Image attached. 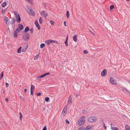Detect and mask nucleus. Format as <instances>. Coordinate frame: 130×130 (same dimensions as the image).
Returning <instances> with one entry per match:
<instances>
[{"instance_id":"338daca9","label":"nucleus","mask_w":130,"mask_h":130,"mask_svg":"<svg viewBox=\"0 0 130 130\" xmlns=\"http://www.w3.org/2000/svg\"><path fill=\"white\" fill-rule=\"evenodd\" d=\"M68 37H67V38H66V40L68 41Z\"/></svg>"},{"instance_id":"bb28decb","label":"nucleus","mask_w":130,"mask_h":130,"mask_svg":"<svg viewBox=\"0 0 130 130\" xmlns=\"http://www.w3.org/2000/svg\"><path fill=\"white\" fill-rule=\"evenodd\" d=\"M45 46V44L44 43H42L40 45V48H42L44 47Z\"/></svg>"},{"instance_id":"052dcab7","label":"nucleus","mask_w":130,"mask_h":130,"mask_svg":"<svg viewBox=\"0 0 130 130\" xmlns=\"http://www.w3.org/2000/svg\"><path fill=\"white\" fill-rule=\"evenodd\" d=\"M5 100L6 101H7V102H8V98H6L5 99Z\"/></svg>"},{"instance_id":"2eb2a0df","label":"nucleus","mask_w":130,"mask_h":130,"mask_svg":"<svg viewBox=\"0 0 130 130\" xmlns=\"http://www.w3.org/2000/svg\"><path fill=\"white\" fill-rule=\"evenodd\" d=\"M77 36L76 35L74 36L73 37V39L74 41L75 42H76L77 41Z\"/></svg>"},{"instance_id":"72a5a7b5","label":"nucleus","mask_w":130,"mask_h":130,"mask_svg":"<svg viewBox=\"0 0 130 130\" xmlns=\"http://www.w3.org/2000/svg\"><path fill=\"white\" fill-rule=\"evenodd\" d=\"M19 114L20 116V119L21 120L22 118V115L21 113L20 112H19Z\"/></svg>"},{"instance_id":"aec40b11","label":"nucleus","mask_w":130,"mask_h":130,"mask_svg":"<svg viewBox=\"0 0 130 130\" xmlns=\"http://www.w3.org/2000/svg\"><path fill=\"white\" fill-rule=\"evenodd\" d=\"M125 128L126 130H130V127L127 124L125 126Z\"/></svg>"},{"instance_id":"20e7f679","label":"nucleus","mask_w":130,"mask_h":130,"mask_svg":"<svg viewBox=\"0 0 130 130\" xmlns=\"http://www.w3.org/2000/svg\"><path fill=\"white\" fill-rule=\"evenodd\" d=\"M28 45L27 43L24 44L22 46V52H25L28 48Z\"/></svg>"},{"instance_id":"9b49d317","label":"nucleus","mask_w":130,"mask_h":130,"mask_svg":"<svg viewBox=\"0 0 130 130\" xmlns=\"http://www.w3.org/2000/svg\"><path fill=\"white\" fill-rule=\"evenodd\" d=\"M93 126L92 125H88L85 128L86 130L93 129Z\"/></svg>"},{"instance_id":"39448f33","label":"nucleus","mask_w":130,"mask_h":130,"mask_svg":"<svg viewBox=\"0 0 130 130\" xmlns=\"http://www.w3.org/2000/svg\"><path fill=\"white\" fill-rule=\"evenodd\" d=\"M110 82L112 84L116 85L117 84V82L114 78L112 77H111L110 78Z\"/></svg>"},{"instance_id":"1a4fd4ad","label":"nucleus","mask_w":130,"mask_h":130,"mask_svg":"<svg viewBox=\"0 0 130 130\" xmlns=\"http://www.w3.org/2000/svg\"><path fill=\"white\" fill-rule=\"evenodd\" d=\"M107 73V71L106 69H104L101 73V75L102 76H106Z\"/></svg>"},{"instance_id":"8fccbe9b","label":"nucleus","mask_w":130,"mask_h":130,"mask_svg":"<svg viewBox=\"0 0 130 130\" xmlns=\"http://www.w3.org/2000/svg\"><path fill=\"white\" fill-rule=\"evenodd\" d=\"M103 126H104V127L105 128V129H107V127H106V126L105 124L104 123H103Z\"/></svg>"},{"instance_id":"6e6552de","label":"nucleus","mask_w":130,"mask_h":130,"mask_svg":"<svg viewBox=\"0 0 130 130\" xmlns=\"http://www.w3.org/2000/svg\"><path fill=\"white\" fill-rule=\"evenodd\" d=\"M15 17L16 19L15 21L17 22L18 23H20L21 21V18L20 15H19L18 16H15Z\"/></svg>"},{"instance_id":"f704fd0d","label":"nucleus","mask_w":130,"mask_h":130,"mask_svg":"<svg viewBox=\"0 0 130 130\" xmlns=\"http://www.w3.org/2000/svg\"><path fill=\"white\" fill-rule=\"evenodd\" d=\"M66 15L67 18H68L69 17V12L68 11H67L66 12Z\"/></svg>"},{"instance_id":"09e8293b","label":"nucleus","mask_w":130,"mask_h":130,"mask_svg":"<svg viewBox=\"0 0 130 130\" xmlns=\"http://www.w3.org/2000/svg\"><path fill=\"white\" fill-rule=\"evenodd\" d=\"M50 40V41H51V44L54 43V41H55L54 40Z\"/></svg>"},{"instance_id":"0e129e2a","label":"nucleus","mask_w":130,"mask_h":130,"mask_svg":"<svg viewBox=\"0 0 130 130\" xmlns=\"http://www.w3.org/2000/svg\"><path fill=\"white\" fill-rule=\"evenodd\" d=\"M125 90L127 91L128 92H129V91H128L127 89H125Z\"/></svg>"},{"instance_id":"473e14b6","label":"nucleus","mask_w":130,"mask_h":130,"mask_svg":"<svg viewBox=\"0 0 130 130\" xmlns=\"http://www.w3.org/2000/svg\"><path fill=\"white\" fill-rule=\"evenodd\" d=\"M114 8V6L113 5H111L110 7V10H112Z\"/></svg>"},{"instance_id":"423d86ee","label":"nucleus","mask_w":130,"mask_h":130,"mask_svg":"<svg viewBox=\"0 0 130 130\" xmlns=\"http://www.w3.org/2000/svg\"><path fill=\"white\" fill-rule=\"evenodd\" d=\"M4 20L6 23V25L8 26H9L10 24V22H9V18L8 17L5 16L4 17Z\"/></svg>"},{"instance_id":"a878e982","label":"nucleus","mask_w":130,"mask_h":130,"mask_svg":"<svg viewBox=\"0 0 130 130\" xmlns=\"http://www.w3.org/2000/svg\"><path fill=\"white\" fill-rule=\"evenodd\" d=\"M45 76L44 74H42L41 75L37 77V78H42L44 77Z\"/></svg>"},{"instance_id":"b1692460","label":"nucleus","mask_w":130,"mask_h":130,"mask_svg":"<svg viewBox=\"0 0 130 130\" xmlns=\"http://www.w3.org/2000/svg\"><path fill=\"white\" fill-rule=\"evenodd\" d=\"M22 47H19L17 51V53H20L21 52V50Z\"/></svg>"},{"instance_id":"cd10ccee","label":"nucleus","mask_w":130,"mask_h":130,"mask_svg":"<svg viewBox=\"0 0 130 130\" xmlns=\"http://www.w3.org/2000/svg\"><path fill=\"white\" fill-rule=\"evenodd\" d=\"M103 120L102 118H101L100 119V121L99 122V124H101L102 123H103Z\"/></svg>"},{"instance_id":"6ab92c4d","label":"nucleus","mask_w":130,"mask_h":130,"mask_svg":"<svg viewBox=\"0 0 130 130\" xmlns=\"http://www.w3.org/2000/svg\"><path fill=\"white\" fill-rule=\"evenodd\" d=\"M29 30V27H26L25 29L24 32H27Z\"/></svg>"},{"instance_id":"9d476101","label":"nucleus","mask_w":130,"mask_h":130,"mask_svg":"<svg viewBox=\"0 0 130 130\" xmlns=\"http://www.w3.org/2000/svg\"><path fill=\"white\" fill-rule=\"evenodd\" d=\"M40 13L41 15L43 14V15L45 18H46L48 15V13L46 12V11L45 10L42 11Z\"/></svg>"},{"instance_id":"3c124183","label":"nucleus","mask_w":130,"mask_h":130,"mask_svg":"<svg viewBox=\"0 0 130 130\" xmlns=\"http://www.w3.org/2000/svg\"><path fill=\"white\" fill-rule=\"evenodd\" d=\"M34 91L31 90H30V94L32 95H33V93Z\"/></svg>"},{"instance_id":"864d4df0","label":"nucleus","mask_w":130,"mask_h":130,"mask_svg":"<svg viewBox=\"0 0 130 130\" xmlns=\"http://www.w3.org/2000/svg\"><path fill=\"white\" fill-rule=\"evenodd\" d=\"M54 43H55L57 44H58V42L57 41H55V40Z\"/></svg>"},{"instance_id":"0eeeda50","label":"nucleus","mask_w":130,"mask_h":130,"mask_svg":"<svg viewBox=\"0 0 130 130\" xmlns=\"http://www.w3.org/2000/svg\"><path fill=\"white\" fill-rule=\"evenodd\" d=\"M67 105H66L65 106L64 108L63 109L62 113L64 116H65L66 115L67 112Z\"/></svg>"},{"instance_id":"4c0bfd02","label":"nucleus","mask_w":130,"mask_h":130,"mask_svg":"<svg viewBox=\"0 0 130 130\" xmlns=\"http://www.w3.org/2000/svg\"><path fill=\"white\" fill-rule=\"evenodd\" d=\"M14 12L16 16H17V15L18 16L19 15V14H18L17 12L15 11H14Z\"/></svg>"},{"instance_id":"7c9ffc66","label":"nucleus","mask_w":130,"mask_h":130,"mask_svg":"<svg viewBox=\"0 0 130 130\" xmlns=\"http://www.w3.org/2000/svg\"><path fill=\"white\" fill-rule=\"evenodd\" d=\"M20 29L18 27L16 28L15 30L14 31H16V32H19L20 30Z\"/></svg>"},{"instance_id":"f8f14e48","label":"nucleus","mask_w":130,"mask_h":130,"mask_svg":"<svg viewBox=\"0 0 130 130\" xmlns=\"http://www.w3.org/2000/svg\"><path fill=\"white\" fill-rule=\"evenodd\" d=\"M72 96L71 95L69 97L67 102L68 104H69L70 103H72Z\"/></svg>"},{"instance_id":"5701e85b","label":"nucleus","mask_w":130,"mask_h":130,"mask_svg":"<svg viewBox=\"0 0 130 130\" xmlns=\"http://www.w3.org/2000/svg\"><path fill=\"white\" fill-rule=\"evenodd\" d=\"M7 8L5 9L4 10L3 9H2L1 11V13L3 14H4V12H5L7 10Z\"/></svg>"},{"instance_id":"dca6fc26","label":"nucleus","mask_w":130,"mask_h":130,"mask_svg":"<svg viewBox=\"0 0 130 130\" xmlns=\"http://www.w3.org/2000/svg\"><path fill=\"white\" fill-rule=\"evenodd\" d=\"M45 43V44L47 45H48L49 44H51L50 40H48L46 41Z\"/></svg>"},{"instance_id":"393cba45","label":"nucleus","mask_w":130,"mask_h":130,"mask_svg":"<svg viewBox=\"0 0 130 130\" xmlns=\"http://www.w3.org/2000/svg\"><path fill=\"white\" fill-rule=\"evenodd\" d=\"M111 129L112 130H118V128L117 127H114L111 126Z\"/></svg>"},{"instance_id":"774afa93","label":"nucleus","mask_w":130,"mask_h":130,"mask_svg":"<svg viewBox=\"0 0 130 130\" xmlns=\"http://www.w3.org/2000/svg\"><path fill=\"white\" fill-rule=\"evenodd\" d=\"M68 37V35H67V37Z\"/></svg>"},{"instance_id":"603ef678","label":"nucleus","mask_w":130,"mask_h":130,"mask_svg":"<svg viewBox=\"0 0 130 130\" xmlns=\"http://www.w3.org/2000/svg\"><path fill=\"white\" fill-rule=\"evenodd\" d=\"M9 84L8 83H6V87H7V88L9 86Z\"/></svg>"},{"instance_id":"4468645a","label":"nucleus","mask_w":130,"mask_h":130,"mask_svg":"<svg viewBox=\"0 0 130 130\" xmlns=\"http://www.w3.org/2000/svg\"><path fill=\"white\" fill-rule=\"evenodd\" d=\"M15 21V19L14 17L11 18V21L10 22V23L11 24H13Z\"/></svg>"},{"instance_id":"c9c22d12","label":"nucleus","mask_w":130,"mask_h":130,"mask_svg":"<svg viewBox=\"0 0 130 130\" xmlns=\"http://www.w3.org/2000/svg\"><path fill=\"white\" fill-rule=\"evenodd\" d=\"M87 111L86 110H83L82 111V112L83 114L86 113H87Z\"/></svg>"},{"instance_id":"c756f323","label":"nucleus","mask_w":130,"mask_h":130,"mask_svg":"<svg viewBox=\"0 0 130 130\" xmlns=\"http://www.w3.org/2000/svg\"><path fill=\"white\" fill-rule=\"evenodd\" d=\"M4 76V72L2 71L1 75V78H0V80H1L2 78H3Z\"/></svg>"},{"instance_id":"e433bc0d","label":"nucleus","mask_w":130,"mask_h":130,"mask_svg":"<svg viewBox=\"0 0 130 130\" xmlns=\"http://www.w3.org/2000/svg\"><path fill=\"white\" fill-rule=\"evenodd\" d=\"M84 127H81L80 128H79L78 130H86V129H84Z\"/></svg>"},{"instance_id":"412c9836","label":"nucleus","mask_w":130,"mask_h":130,"mask_svg":"<svg viewBox=\"0 0 130 130\" xmlns=\"http://www.w3.org/2000/svg\"><path fill=\"white\" fill-rule=\"evenodd\" d=\"M6 2H4L1 4V6L2 7H4L6 5Z\"/></svg>"},{"instance_id":"a18cd8bd","label":"nucleus","mask_w":130,"mask_h":130,"mask_svg":"<svg viewBox=\"0 0 130 130\" xmlns=\"http://www.w3.org/2000/svg\"><path fill=\"white\" fill-rule=\"evenodd\" d=\"M45 76L47 75H49L50 74V73L49 72H47L44 74Z\"/></svg>"},{"instance_id":"ddd939ff","label":"nucleus","mask_w":130,"mask_h":130,"mask_svg":"<svg viewBox=\"0 0 130 130\" xmlns=\"http://www.w3.org/2000/svg\"><path fill=\"white\" fill-rule=\"evenodd\" d=\"M28 12L30 15L32 16L35 15V12L32 9H29L28 11Z\"/></svg>"},{"instance_id":"f257e3e1","label":"nucleus","mask_w":130,"mask_h":130,"mask_svg":"<svg viewBox=\"0 0 130 130\" xmlns=\"http://www.w3.org/2000/svg\"><path fill=\"white\" fill-rule=\"evenodd\" d=\"M85 117L84 116H82L81 117L78 122V124L79 125H81L83 124L85 122Z\"/></svg>"},{"instance_id":"a19ab883","label":"nucleus","mask_w":130,"mask_h":130,"mask_svg":"<svg viewBox=\"0 0 130 130\" xmlns=\"http://www.w3.org/2000/svg\"><path fill=\"white\" fill-rule=\"evenodd\" d=\"M83 52L85 54H87L88 52L87 50H84Z\"/></svg>"},{"instance_id":"4be33fe9","label":"nucleus","mask_w":130,"mask_h":130,"mask_svg":"<svg viewBox=\"0 0 130 130\" xmlns=\"http://www.w3.org/2000/svg\"><path fill=\"white\" fill-rule=\"evenodd\" d=\"M35 89V87L34 85H31V86L30 90L34 91Z\"/></svg>"},{"instance_id":"13d9d810","label":"nucleus","mask_w":130,"mask_h":130,"mask_svg":"<svg viewBox=\"0 0 130 130\" xmlns=\"http://www.w3.org/2000/svg\"><path fill=\"white\" fill-rule=\"evenodd\" d=\"M64 24L65 26H66L67 25L66 24V21H64Z\"/></svg>"},{"instance_id":"c85d7f7f","label":"nucleus","mask_w":130,"mask_h":130,"mask_svg":"<svg viewBox=\"0 0 130 130\" xmlns=\"http://www.w3.org/2000/svg\"><path fill=\"white\" fill-rule=\"evenodd\" d=\"M39 22L41 24H42L43 22V20L42 19V18L40 17L39 19Z\"/></svg>"},{"instance_id":"680f3d73","label":"nucleus","mask_w":130,"mask_h":130,"mask_svg":"<svg viewBox=\"0 0 130 130\" xmlns=\"http://www.w3.org/2000/svg\"><path fill=\"white\" fill-rule=\"evenodd\" d=\"M27 91V89H25L24 90V92L25 93H26Z\"/></svg>"},{"instance_id":"58836bf2","label":"nucleus","mask_w":130,"mask_h":130,"mask_svg":"<svg viewBox=\"0 0 130 130\" xmlns=\"http://www.w3.org/2000/svg\"><path fill=\"white\" fill-rule=\"evenodd\" d=\"M36 26L37 27V28L38 29V30H39L40 29V26L39 24L36 25Z\"/></svg>"},{"instance_id":"5fc2aeb1","label":"nucleus","mask_w":130,"mask_h":130,"mask_svg":"<svg viewBox=\"0 0 130 130\" xmlns=\"http://www.w3.org/2000/svg\"><path fill=\"white\" fill-rule=\"evenodd\" d=\"M42 130H46V126H45L43 128Z\"/></svg>"},{"instance_id":"f3484780","label":"nucleus","mask_w":130,"mask_h":130,"mask_svg":"<svg viewBox=\"0 0 130 130\" xmlns=\"http://www.w3.org/2000/svg\"><path fill=\"white\" fill-rule=\"evenodd\" d=\"M20 30H22L23 29V26L21 24H19L18 25V27Z\"/></svg>"},{"instance_id":"a211bd4d","label":"nucleus","mask_w":130,"mask_h":130,"mask_svg":"<svg viewBox=\"0 0 130 130\" xmlns=\"http://www.w3.org/2000/svg\"><path fill=\"white\" fill-rule=\"evenodd\" d=\"M17 34L18 32H16V31H14L13 33V36L15 38H17Z\"/></svg>"},{"instance_id":"37998d69","label":"nucleus","mask_w":130,"mask_h":130,"mask_svg":"<svg viewBox=\"0 0 130 130\" xmlns=\"http://www.w3.org/2000/svg\"><path fill=\"white\" fill-rule=\"evenodd\" d=\"M54 21H53L52 20H50V23L52 25H53L54 23Z\"/></svg>"},{"instance_id":"4d7b16f0","label":"nucleus","mask_w":130,"mask_h":130,"mask_svg":"<svg viewBox=\"0 0 130 130\" xmlns=\"http://www.w3.org/2000/svg\"><path fill=\"white\" fill-rule=\"evenodd\" d=\"M37 95L38 96H40L41 95V93L40 92H39L38 93H37Z\"/></svg>"},{"instance_id":"69168bd1","label":"nucleus","mask_w":130,"mask_h":130,"mask_svg":"<svg viewBox=\"0 0 130 130\" xmlns=\"http://www.w3.org/2000/svg\"><path fill=\"white\" fill-rule=\"evenodd\" d=\"M90 31L93 35H94V34L93 32H92L91 30H90Z\"/></svg>"},{"instance_id":"2f4dec72","label":"nucleus","mask_w":130,"mask_h":130,"mask_svg":"<svg viewBox=\"0 0 130 130\" xmlns=\"http://www.w3.org/2000/svg\"><path fill=\"white\" fill-rule=\"evenodd\" d=\"M45 101L46 102H48L49 101V98L48 97H46L45 98Z\"/></svg>"},{"instance_id":"7ed1b4c3","label":"nucleus","mask_w":130,"mask_h":130,"mask_svg":"<svg viewBox=\"0 0 130 130\" xmlns=\"http://www.w3.org/2000/svg\"><path fill=\"white\" fill-rule=\"evenodd\" d=\"M25 35V36L22 37V38L24 41H27L29 39L30 35L28 32H26Z\"/></svg>"},{"instance_id":"bf43d9fd","label":"nucleus","mask_w":130,"mask_h":130,"mask_svg":"<svg viewBox=\"0 0 130 130\" xmlns=\"http://www.w3.org/2000/svg\"><path fill=\"white\" fill-rule=\"evenodd\" d=\"M75 95L76 96V97H77L78 96H79L80 95V94H79L78 93V94H76V95Z\"/></svg>"},{"instance_id":"49530a36","label":"nucleus","mask_w":130,"mask_h":130,"mask_svg":"<svg viewBox=\"0 0 130 130\" xmlns=\"http://www.w3.org/2000/svg\"><path fill=\"white\" fill-rule=\"evenodd\" d=\"M20 98L22 99V100H23V101H24L25 100V99L21 95L20 96Z\"/></svg>"},{"instance_id":"e2e57ef3","label":"nucleus","mask_w":130,"mask_h":130,"mask_svg":"<svg viewBox=\"0 0 130 130\" xmlns=\"http://www.w3.org/2000/svg\"><path fill=\"white\" fill-rule=\"evenodd\" d=\"M8 31H9V33H10V29H9V27H8Z\"/></svg>"},{"instance_id":"6e6d98bb","label":"nucleus","mask_w":130,"mask_h":130,"mask_svg":"<svg viewBox=\"0 0 130 130\" xmlns=\"http://www.w3.org/2000/svg\"><path fill=\"white\" fill-rule=\"evenodd\" d=\"M38 55H37L35 56L34 58V59H37L38 58Z\"/></svg>"},{"instance_id":"ea45409f","label":"nucleus","mask_w":130,"mask_h":130,"mask_svg":"<svg viewBox=\"0 0 130 130\" xmlns=\"http://www.w3.org/2000/svg\"><path fill=\"white\" fill-rule=\"evenodd\" d=\"M65 45L67 46H68V41L67 40H66V41L64 42Z\"/></svg>"},{"instance_id":"de8ad7c7","label":"nucleus","mask_w":130,"mask_h":130,"mask_svg":"<svg viewBox=\"0 0 130 130\" xmlns=\"http://www.w3.org/2000/svg\"><path fill=\"white\" fill-rule=\"evenodd\" d=\"M30 32H31V33L32 34V33L33 32V28H31L30 29Z\"/></svg>"},{"instance_id":"f03ea898","label":"nucleus","mask_w":130,"mask_h":130,"mask_svg":"<svg viewBox=\"0 0 130 130\" xmlns=\"http://www.w3.org/2000/svg\"><path fill=\"white\" fill-rule=\"evenodd\" d=\"M96 120V118L95 116H92L89 117L88 119V121L91 123L95 122Z\"/></svg>"},{"instance_id":"c03bdc74","label":"nucleus","mask_w":130,"mask_h":130,"mask_svg":"<svg viewBox=\"0 0 130 130\" xmlns=\"http://www.w3.org/2000/svg\"><path fill=\"white\" fill-rule=\"evenodd\" d=\"M66 123L67 124H69L70 123L69 121L67 119L66 120Z\"/></svg>"},{"instance_id":"79ce46f5","label":"nucleus","mask_w":130,"mask_h":130,"mask_svg":"<svg viewBox=\"0 0 130 130\" xmlns=\"http://www.w3.org/2000/svg\"><path fill=\"white\" fill-rule=\"evenodd\" d=\"M35 24L36 26V25L39 24L37 20H36L35 21Z\"/></svg>"}]
</instances>
